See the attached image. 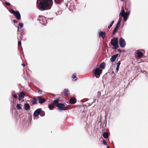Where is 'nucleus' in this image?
Here are the masks:
<instances>
[{
    "instance_id": "obj_1",
    "label": "nucleus",
    "mask_w": 148,
    "mask_h": 148,
    "mask_svg": "<svg viewBox=\"0 0 148 148\" xmlns=\"http://www.w3.org/2000/svg\"><path fill=\"white\" fill-rule=\"evenodd\" d=\"M40 2L39 6L40 8L44 9L47 8L49 9L53 5L52 0H39ZM37 3L38 4V0H37Z\"/></svg>"
},
{
    "instance_id": "obj_41",
    "label": "nucleus",
    "mask_w": 148,
    "mask_h": 148,
    "mask_svg": "<svg viewBox=\"0 0 148 148\" xmlns=\"http://www.w3.org/2000/svg\"><path fill=\"white\" fill-rule=\"evenodd\" d=\"M18 45H21V42L20 41H18Z\"/></svg>"
},
{
    "instance_id": "obj_38",
    "label": "nucleus",
    "mask_w": 148,
    "mask_h": 148,
    "mask_svg": "<svg viewBox=\"0 0 148 148\" xmlns=\"http://www.w3.org/2000/svg\"><path fill=\"white\" fill-rule=\"evenodd\" d=\"M13 97L15 99H16L17 97V96L15 94L13 95Z\"/></svg>"
},
{
    "instance_id": "obj_8",
    "label": "nucleus",
    "mask_w": 148,
    "mask_h": 148,
    "mask_svg": "<svg viewBox=\"0 0 148 148\" xmlns=\"http://www.w3.org/2000/svg\"><path fill=\"white\" fill-rule=\"evenodd\" d=\"M136 53L138 57H141L143 56V53L140 49L137 50L136 51Z\"/></svg>"
},
{
    "instance_id": "obj_28",
    "label": "nucleus",
    "mask_w": 148,
    "mask_h": 148,
    "mask_svg": "<svg viewBox=\"0 0 148 148\" xmlns=\"http://www.w3.org/2000/svg\"><path fill=\"white\" fill-rule=\"evenodd\" d=\"M63 0H55V2L57 4H60Z\"/></svg>"
},
{
    "instance_id": "obj_48",
    "label": "nucleus",
    "mask_w": 148,
    "mask_h": 148,
    "mask_svg": "<svg viewBox=\"0 0 148 148\" xmlns=\"http://www.w3.org/2000/svg\"><path fill=\"white\" fill-rule=\"evenodd\" d=\"M107 148H110L108 146H107Z\"/></svg>"
},
{
    "instance_id": "obj_14",
    "label": "nucleus",
    "mask_w": 148,
    "mask_h": 148,
    "mask_svg": "<svg viewBox=\"0 0 148 148\" xmlns=\"http://www.w3.org/2000/svg\"><path fill=\"white\" fill-rule=\"evenodd\" d=\"M118 54H116L113 55L110 59V61L112 62H113L115 60L116 58L118 57Z\"/></svg>"
},
{
    "instance_id": "obj_16",
    "label": "nucleus",
    "mask_w": 148,
    "mask_h": 148,
    "mask_svg": "<svg viewBox=\"0 0 148 148\" xmlns=\"http://www.w3.org/2000/svg\"><path fill=\"white\" fill-rule=\"evenodd\" d=\"M119 27H117L116 26L115 27L114 29L113 30V32L112 33V35H114L115 34V33L116 32L117 30H118V28H119Z\"/></svg>"
},
{
    "instance_id": "obj_42",
    "label": "nucleus",
    "mask_w": 148,
    "mask_h": 148,
    "mask_svg": "<svg viewBox=\"0 0 148 148\" xmlns=\"http://www.w3.org/2000/svg\"><path fill=\"white\" fill-rule=\"evenodd\" d=\"M42 91L40 90H39L38 91V93L40 94H41L42 93Z\"/></svg>"
},
{
    "instance_id": "obj_24",
    "label": "nucleus",
    "mask_w": 148,
    "mask_h": 148,
    "mask_svg": "<svg viewBox=\"0 0 148 148\" xmlns=\"http://www.w3.org/2000/svg\"><path fill=\"white\" fill-rule=\"evenodd\" d=\"M114 22V20L112 21V22L110 23V25L108 26V29H110L112 27Z\"/></svg>"
},
{
    "instance_id": "obj_2",
    "label": "nucleus",
    "mask_w": 148,
    "mask_h": 148,
    "mask_svg": "<svg viewBox=\"0 0 148 148\" xmlns=\"http://www.w3.org/2000/svg\"><path fill=\"white\" fill-rule=\"evenodd\" d=\"M110 43L114 47L115 49H116L119 47L117 38L112 39L111 40Z\"/></svg>"
},
{
    "instance_id": "obj_50",
    "label": "nucleus",
    "mask_w": 148,
    "mask_h": 148,
    "mask_svg": "<svg viewBox=\"0 0 148 148\" xmlns=\"http://www.w3.org/2000/svg\"><path fill=\"white\" fill-rule=\"evenodd\" d=\"M121 1H123V0H120Z\"/></svg>"
},
{
    "instance_id": "obj_47",
    "label": "nucleus",
    "mask_w": 148,
    "mask_h": 148,
    "mask_svg": "<svg viewBox=\"0 0 148 148\" xmlns=\"http://www.w3.org/2000/svg\"><path fill=\"white\" fill-rule=\"evenodd\" d=\"M70 8L71 9V8H72V5H71V6H70Z\"/></svg>"
},
{
    "instance_id": "obj_21",
    "label": "nucleus",
    "mask_w": 148,
    "mask_h": 148,
    "mask_svg": "<svg viewBox=\"0 0 148 148\" xmlns=\"http://www.w3.org/2000/svg\"><path fill=\"white\" fill-rule=\"evenodd\" d=\"M69 92V90L67 89H65L64 91V93L65 95H67Z\"/></svg>"
},
{
    "instance_id": "obj_23",
    "label": "nucleus",
    "mask_w": 148,
    "mask_h": 148,
    "mask_svg": "<svg viewBox=\"0 0 148 148\" xmlns=\"http://www.w3.org/2000/svg\"><path fill=\"white\" fill-rule=\"evenodd\" d=\"M22 105L21 104H18L16 105V108L18 110H21L22 109Z\"/></svg>"
},
{
    "instance_id": "obj_46",
    "label": "nucleus",
    "mask_w": 148,
    "mask_h": 148,
    "mask_svg": "<svg viewBox=\"0 0 148 148\" xmlns=\"http://www.w3.org/2000/svg\"><path fill=\"white\" fill-rule=\"evenodd\" d=\"M22 66H25V64H24V63H23V64H22Z\"/></svg>"
},
{
    "instance_id": "obj_37",
    "label": "nucleus",
    "mask_w": 148,
    "mask_h": 148,
    "mask_svg": "<svg viewBox=\"0 0 148 148\" xmlns=\"http://www.w3.org/2000/svg\"><path fill=\"white\" fill-rule=\"evenodd\" d=\"M76 77V76L75 75L73 74L72 75V78L73 79H75Z\"/></svg>"
},
{
    "instance_id": "obj_3",
    "label": "nucleus",
    "mask_w": 148,
    "mask_h": 148,
    "mask_svg": "<svg viewBox=\"0 0 148 148\" xmlns=\"http://www.w3.org/2000/svg\"><path fill=\"white\" fill-rule=\"evenodd\" d=\"M93 71L95 76L97 78H98L102 72V70L100 69L99 67H95Z\"/></svg>"
},
{
    "instance_id": "obj_9",
    "label": "nucleus",
    "mask_w": 148,
    "mask_h": 148,
    "mask_svg": "<svg viewBox=\"0 0 148 148\" xmlns=\"http://www.w3.org/2000/svg\"><path fill=\"white\" fill-rule=\"evenodd\" d=\"M41 108H38L36 110L34 113V115L35 117L37 116L41 113Z\"/></svg>"
},
{
    "instance_id": "obj_18",
    "label": "nucleus",
    "mask_w": 148,
    "mask_h": 148,
    "mask_svg": "<svg viewBox=\"0 0 148 148\" xmlns=\"http://www.w3.org/2000/svg\"><path fill=\"white\" fill-rule=\"evenodd\" d=\"M105 63L104 62H103L100 64V67L102 69H104L105 68Z\"/></svg>"
},
{
    "instance_id": "obj_31",
    "label": "nucleus",
    "mask_w": 148,
    "mask_h": 148,
    "mask_svg": "<svg viewBox=\"0 0 148 148\" xmlns=\"http://www.w3.org/2000/svg\"><path fill=\"white\" fill-rule=\"evenodd\" d=\"M130 12L129 11V12H126V13H125L124 14V15H126V16H129L130 15Z\"/></svg>"
},
{
    "instance_id": "obj_29",
    "label": "nucleus",
    "mask_w": 148,
    "mask_h": 148,
    "mask_svg": "<svg viewBox=\"0 0 148 148\" xmlns=\"http://www.w3.org/2000/svg\"><path fill=\"white\" fill-rule=\"evenodd\" d=\"M40 116L42 117L43 116L45 115V112L43 111H41V113H40Z\"/></svg>"
},
{
    "instance_id": "obj_49",
    "label": "nucleus",
    "mask_w": 148,
    "mask_h": 148,
    "mask_svg": "<svg viewBox=\"0 0 148 148\" xmlns=\"http://www.w3.org/2000/svg\"><path fill=\"white\" fill-rule=\"evenodd\" d=\"M77 79H75V80H77Z\"/></svg>"
},
{
    "instance_id": "obj_33",
    "label": "nucleus",
    "mask_w": 148,
    "mask_h": 148,
    "mask_svg": "<svg viewBox=\"0 0 148 148\" xmlns=\"http://www.w3.org/2000/svg\"><path fill=\"white\" fill-rule=\"evenodd\" d=\"M103 145H107L106 141L105 140H103Z\"/></svg>"
},
{
    "instance_id": "obj_32",
    "label": "nucleus",
    "mask_w": 148,
    "mask_h": 148,
    "mask_svg": "<svg viewBox=\"0 0 148 148\" xmlns=\"http://www.w3.org/2000/svg\"><path fill=\"white\" fill-rule=\"evenodd\" d=\"M119 67L116 66V71H115V72L116 73H117L118 72V71L119 70Z\"/></svg>"
},
{
    "instance_id": "obj_4",
    "label": "nucleus",
    "mask_w": 148,
    "mask_h": 148,
    "mask_svg": "<svg viewBox=\"0 0 148 148\" xmlns=\"http://www.w3.org/2000/svg\"><path fill=\"white\" fill-rule=\"evenodd\" d=\"M57 106L59 110L61 111L66 110L68 108L67 106H65V105L62 103H58L57 105Z\"/></svg>"
},
{
    "instance_id": "obj_34",
    "label": "nucleus",
    "mask_w": 148,
    "mask_h": 148,
    "mask_svg": "<svg viewBox=\"0 0 148 148\" xmlns=\"http://www.w3.org/2000/svg\"><path fill=\"white\" fill-rule=\"evenodd\" d=\"M121 64V61H119L117 63V66L119 67L120 65Z\"/></svg>"
},
{
    "instance_id": "obj_13",
    "label": "nucleus",
    "mask_w": 148,
    "mask_h": 148,
    "mask_svg": "<svg viewBox=\"0 0 148 148\" xmlns=\"http://www.w3.org/2000/svg\"><path fill=\"white\" fill-rule=\"evenodd\" d=\"M76 99L75 98H71L69 100V103L70 104H74L76 102Z\"/></svg>"
},
{
    "instance_id": "obj_44",
    "label": "nucleus",
    "mask_w": 148,
    "mask_h": 148,
    "mask_svg": "<svg viewBox=\"0 0 148 148\" xmlns=\"http://www.w3.org/2000/svg\"><path fill=\"white\" fill-rule=\"evenodd\" d=\"M100 123V126L101 127V126L102 123V122H101V121L99 122V123Z\"/></svg>"
},
{
    "instance_id": "obj_25",
    "label": "nucleus",
    "mask_w": 148,
    "mask_h": 148,
    "mask_svg": "<svg viewBox=\"0 0 148 148\" xmlns=\"http://www.w3.org/2000/svg\"><path fill=\"white\" fill-rule=\"evenodd\" d=\"M123 16V17L124 20L125 21H127L128 17V16H126L124 14L123 16Z\"/></svg>"
},
{
    "instance_id": "obj_27",
    "label": "nucleus",
    "mask_w": 148,
    "mask_h": 148,
    "mask_svg": "<svg viewBox=\"0 0 148 148\" xmlns=\"http://www.w3.org/2000/svg\"><path fill=\"white\" fill-rule=\"evenodd\" d=\"M18 25L20 27V29H21L23 27V23H19Z\"/></svg>"
},
{
    "instance_id": "obj_11",
    "label": "nucleus",
    "mask_w": 148,
    "mask_h": 148,
    "mask_svg": "<svg viewBox=\"0 0 148 148\" xmlns=\"http://www.w3.org/2000/svg\"><path fill=\"white\" fill-rule=\"evenodd\" d=\"M15 16L16 18L18 20L20 19L21 18V16L20 14L18 11H16V12L14 15Z\"/></svg>"
},
{
    "instance_id": "obj_35",
    "label": "nucleus",
    "mask_w": 148,
    "mask_h": 148,
    "mask_svg": "<svg viewBox=\"0 0 148 148\" xmlns=\"http://www.w3.org/2000/svg\"><path fill=\"white\" fill-rule=\"evenodd\" d=\"M121 21H118L116 26L117 27H119V25H120L121 23Z\"/></svg>"
},
{
    "instance_id": "obj_15",
    "label": "nucleus",
    "mask_w": 148,
    "mask_h": 148,
    "mask_svg": "<svg viewBox=\"0 0 148 148\" xmlns=\"http://www.w3.org/2000/svg\"><path fill=\"white\" fill-rule=\"evenodd\" d=\"M48 108L51 110H53L54 107V105L53 103H49L48 105Z\"/></svg>"
},
{
    "instance_id": "obj_20",
    "label": "nucleus",
    "mask_w": 148,
    "mask_h": 148,
    "mask_svg": "<svg viewBox=\"0 0 148 148\" xmlns=\"http://www.w3.org/2000/svg\"><path fill=\"white\" fill-rule=\"evenodd\" d=\"M125 13V10L123 8V6L121 8V12L120 13V15L121 16H123L124 14Z\"/></svg>"
},
{
    "instance_id": "obj_5",
    "label": "nucleus",
    "mask_w": 148,
    "mask_h": 148,
    "mask_svg": "<svg viewBox=\"0 0 148 148\" xmlns=\"http://www.w3.org/2000/svg\"><path fill=\"white\" fill-rule=\"evenodd\" d=\"M39 20L40 21V23L43 24V25H46L47 23V21L46 18L45 16H39Z\"/></svg>"
},
{
    "instance_id": "obj_40",
    "label": "nucleus",
    "mask_w": 148,
    "mask_h": 148,
    "mask_svg": "<svg viewBox=\"0 0 148 148\" xmlns=\"http://www.w3.org/2000/svg\"><path fill=\"white\" fill-rule=\"evenodd\" d=\"M13 21L15 23H18L17 21L15 20H13Z\"/></svg>"
},
{
    "instance_id": "obj_30",
    "label": "nucleus",
    "mask_w": 148,
    "mask_h": 148,
    "mask_svg": "<svg viewBox=\"0 0 148 148\" xmlns=\"http://www.w3.org/2000/svg\"><path fill=\"white\" fill-rule=\"evenodd\" d=\"M10 12L12 14H13L14 15V14H15L16 12V11H14L13 9H11L10 10Z\"/></svg>"
},
{
    "instance_id": "obj_43",
    "label": "nucleus",
    "mask_w": 148,
    "mask_h": 148,
    "mask_svg": "<svg viewBox=\"0 0 148 148\" xmlns=\"http://www.w3.org/2000/svg\"><path fill=\"white\" fill-rule=\"evenodd\" d=\"M121 17H120L119 19V20H118V21H121Z\"/></svg>"
},
{
    "instance_id": "obj_39",
    "label": "nucleus",
    "mask_w": 148,
    "mask_h": 148,
    "mask_svg": "<svg viewBox=\"0 0 148 148\" xmlns=\"http://www.w3.org/2000/svg\"><path fill=\"white\" fill-rule=\"evenodd\" d=\"M5 4L7 5H8V6H10V4L8 3V2H5Z\"/></svg>"
},
{
    "instance_id": "obj_22",
    "label": "nucleus",
    "mask_w": 148,
    "mask_h": 148,
    "mask_svg": "<svg viewBox=\"0 0 148 148\" xmlns=\"http://www.w3.org/2000/svg\"><path fill=\"white\" fill-rule=\"evenodd\" d=\"M37 98L34 97L32 101V103L34 104H37Z\"/></svg>"
},
{
    "instance_id": "obj_10",
    "label": "nucleus",
    "mask_w": 148,
    "mask_h": 148,
    "mask_svg": "<svg viewBox=\"0 0 148 148\" xmlns=\"http://www.w3.org/2000/svg\"><path fill=\"white\" fill-rule=\"evenodd\" d=\"M25 95V93L23 92H21L19 94L18 99L19 101H21L22 99H23Z\"/></svg>"
},
{
    "instance_id": "obj_19",
    "label": "nucleus",
    "mask_w": 148,
    "mask_h": 148,
    "mask_svg": "<svg viewBox=\"0 0 148 148\" xmlns=\"http://www.w3.org/2000/svg\"><path fill=\"white\" fill-rule=\"evenodd\" d=\"M103 136L104 138H108L109 137V134L106 132H105L103 134Z\"/></svg>"
},
{
    "instance_id": "obj_7",
    "label": "nucleus",
    "mask_w": 148,
    "mask_h": 148,
    "mask_svg": "<svg viewBox=\"0 0 148 148\" xmlns=\"http://www.w3.org/2000/svg\"><path fill=\"white\" fill-rule=\"evenodd\" d=\"M37 99L39 101V102L40 104H42L46 101V100L45 99L40 96L38 97H37Z\"/></svg>"
},
{
    "instance_id": "obj_26",
    "label": "nucleus",
    "mask_w": 148,
    "mask_h": 148,
    "mask_svg": "<svg viewBox=\"0 0 148 148\" xmlns=\"http://www.w3.org/2000/svg\"><path fill=\"white\" fill-rule=\"evenodd\" d=\"M59 99H56L55 100L53 101V103H58L59 102Z\"/></svg>"
},
{
    "instance_id": "obj_17",
    "label": "nucleus",
    "mask_w": 148,
    "mask_h": 148,
    "mask_svg": "<svg viewBox=\"0 0 148 148\" xmlns=\"http://www.w3.org/2000/svg\"><path fill=\"white\" fill-rule=\"evenodd\" d=\"M25 106V108L26 110H27L29 109L30 108V106L29 104L28 103H25L24 104Z\"/></svg>"
},
{
    "instance_id": "obj_6",
    "label": "nucleus",
    "mask_w": 148,
    "mask_h": 148,
    "mask_svg": "<svg viewBox=\"0 0 148 148\" xmlns=\"http://www.w3.org/2000/svg\"><path fill=\"white\" fill-rule=\"evenodd\" d=\"M119 43L120 47L122 48H124L126 45L125 40L122 37H120L119 40Z\"/></svg>"
},
{
    "instance_id": "obj_12",
    "label": "nucleus",
    "mask_w": 148,
    "mask_h": 148,
    "mask_svg": "<svg viewBox=\"0 0 148 148\" xmlns=\"http://www.w3.org/2000/svg\"><path fill=\"white\" fill-rule=\"evenodd\" d=\"M99 36H101L103 38H104L106 34L105 32H101V30H99Z\"/></svg>"
},
{
    "instance_id": "obj_36",
    "label": "nucleus",
    "mask_w": 148,
    "mask_h": 148,
    "mask_svg": "<svg viewBox=\"0 0 148 148\" xmlns=\"http://www.w3.org/2000/svg\"><path fill=\"white\" fill-rule=\"evenodd\" d=\"M97 94L98 95V97H99L101 95V92L99 91L97 92Z\"/></svg>"
},
{
    "instance_id": "obj_45",
    "label": "nucleus",
    "mask_w": 148,
    "mask_h": 148,
    "mask_svg": "<svg viewBox=\"0 0 148 148\" xmlns=\"http://www.w3.org/2000/svg\"><path fill=\"white\" fill-rule=\"evenodd\" d=\"M118 52H121V50L120 49H118Z\"/></svg>"
}]
</instances>
